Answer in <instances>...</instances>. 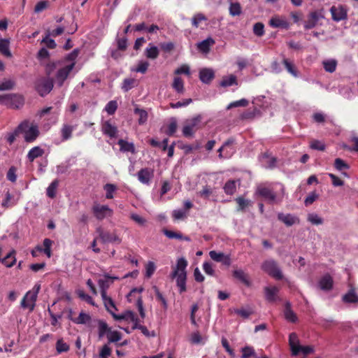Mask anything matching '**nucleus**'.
Masks as SVG:
<instances>
[{"label": "nucleus", "instance_id": "12", "mask_svg": "<svg viewBox=\"0 0 358 358\" xmlns=\"http://www.w3.org/2000/svg\"><path fill=\"white\" fill-rule=\"evenodd\" d=\"M332 19L336 22H339L347 19L348 14L346 9L343 6H332L330 9Z\"/></svg>", "mask_w": 358, "mask_h": 358}, {"label": "nucleus", "instance_id": "34", "mask_svg": "<svg viewBox=\"0 0 358 358\" xmlns=\"http://www.w3.org/2000/svg\"><path fill=\"white\" fill-rule=\"evenodd\" d=\"M91 321V316L84 312H80L78 317L73 320V322L78 324H89Z\"/></svg>", "mask_w": 358, "mask_h": 358}, {"label": "nucleus", "instance_id": "14", "mask_svg": "<svg viewBox=\"0 0 358 358\" xmlns=\"http://www.w3.org/2000/svg\"><path fill=\"white\" fill-rule=\"evenodd\" d=\"M117 279V277L110 276L106 274L99 276L97 282L101 291H106L110 287V285L113 283L114 280Z\"/></svg>", "mask_w": 358, "mask_h": 358}, {"label": "nucleus", "instance_id": "48", "mask_svg": "<svg viewBox=\"0 0 358 358\" xmlns=\"http://www.w3.org/2000/svg\"><path fill=\"white\" fill-rule=\"evenodd\" d=\"M236 201L238 203V211H243L247 207L251 205L250 200L245 199L243 197L239 196L236 199Z\"/></svg>", "mask_w": 358, "mask_h": 358}, {"label": "nucleus", "instance_id": "46", "mask_svg": "<svg viewBox=\"0 0 358 358\" xmlns=\"http://www.w3.org/2000/svg\"><path fill=\"white\" fill-rule=\"evenodd\" d=\"M337 62L335 59L326 60L323 62V66L327 72L333 73L336 71Z\"/></svg>", "mask_w": 358, "mask_h": 358}, {"label": "nucleus", "instance_id": "29", "mask_svg": "<svg viewBox=\"0 0 358 358\" xmlns=\"http://www.w3.org/2000/svg\"><path fill=\"white\" fill-rule=\"evenodd\" d=\"M282 64L285 66V68L286 69L287 72L290 73L292 76L295 78L299 76V72L292 62L289 61L287 58H284L282 59Z\"/></svg>", "mask_w": 358, "mask_h": 358}, {"label": "nucleus", "instance_id": "39", "mask_svg": "<svg viewBox=\"0 0 358 358\" xmlns=\"http://www.w3.org/2000/svg\"><path fill=\"white\" fill-rule=\"evenodd\" d=\"M231 312L241 316L243 319H248L253 313V311L250 308H234L231 310Z\"/></svg>", "mask_w": 358, "mask_h": 358}, {"label": "nucleus", "instance_id": "55", "mask_svg": "<svg viewBox=\"0 0 358 358\" xmlns=\"http://www.w3.org/2000/svg\"><path fill=\"white\" fill-rule=\"evenodd\" d=\"M249 102L247 99H241L238 101H233L231 103H230L227 107V109L229 110L232 108H236V107H245L248 105Z\"/></svg>", "mask_w": 358, "mask_h": 358}, {"label": "nucleus", "instance_id": "17", "mask_svg": "<svg viewBox=\"0 0 358 358\" xmlns=\"http://www.w3.org/2000/svg\"><path fill=\"white\" fill-rule=\"evenodd\" d=\"M283 315L285 319L289 322L296 323L298 321V317L292 309V305L289 301L285 303Z\"/></svg>", "mask_w": 358, "mask_h": 358}, {"label": "nucleus", "instance_id": "2", "mask_svg": "<svg viewBox=\"0 0 358 358\" xmlns=\"http://www.w3.org/2000/svg\"><path fill=\"white\" fill-rule=\"evenodd\" d=\"M187 266V261L183 257L179 258L176 265L173 267V271L171 273V278L176 280L180 291H186Z\"/></svg>", "mask_w": 358, "mask_h": 358}, {"label": "nucleus", "instance_id": "18", "mask_svg": "<svg viewBox=\"0 0 358 358\" xmlns=\"http://www.w3.org/2000/svg\"><path fill=\"white\" fill-rule=\"evenodd\" d=\"M210 257L215 262H222L226 266L231 264V259L228 255H225L223 252H217L212 250L209 252Z\"/></svg>", "mask_w": 358, "mask_h": 358}, {"label": "nucleus", "instance_id": "28", "mask_svg": "<svg viewBox=\"0 0 358 358\" xmlns=\"http://www.w3.org/2000/svg\"><path fill=\"white\" fill-rule=\"evenodd\" d=\"M289 343L293 355L299 354V340L295 333H292L289 336Z\"/></svg>", "mask_w": 358, "mask_h": 358}, {"label": "nucleus", "instance_id": "62", "mask_svg": "<svg viewBox=\"0 0 358 358\" xmlns=\"http://www.w3.org/2000/svg\"><path fill=\"white\" fill-rule=\"evenodd\" d=\"M117 108L116 101H110L106 106L105 110L109 115H113Z\"/></svg>", "mask_w": 358, "mask_h": 358}, {"label": "nucleus", "instance_id": "3", "mask_svg": "<svg viewBox=\"0 0 358 358\" xmlns=\"http://www.w3.org/2000/svg\"><path fill=\"white\" fill-rule=\"evenodd\" d=\"M101 294L106 308L116 321L134 320L135 314L131 310H126L122 314H116L115 312L117 310V308L111 297L107 295V292H101Z\"/></svg>", "mask_w": 358, "mask_h": 358}, {"label": "nucleus", "instance_id": "37", "mask_svg": "<svg viewBox=\"0 0 358 358\" xmlns=\"http://www.w3.org/2000/svg\"><path fill=\"white\" fill-rule=\"evenodd\" d=\"M137 80L134 78H125L123 80L122 89L124 92H127L137 86Z\"/></svg>", "mask_w": 358, "mask_h": 358}, {"label": "nucleus", "instance_id": "52", "mask_svg": "<svg viewBox=\"0 0 358 358\" xmlns=\"http://www.w3.org/2000/svg\"><path fill=\"white\" fill-rule=\"evenodd\" d=\"M134 113H135V114H136L139 116V119H138L139 124H143L147 121L148 113L145 110L136 108L134 109Z\"/></svg>", "mask_w": 358, "mask_h": 358}, {"label": "nucleus", "instance_id": "30", "mask_svg": "<svg viewBox=\"0 0 358 358\" xmlns=\"http://www.w3.org/2000/svg\"><path fill=\"white\" fill-rule=\"evenodd\" d=\"M10 41L8 39L0 38V53L7 57H11L12 54L9 49Z\"/></svg>", "mask_w": 358, "mask_h": 358}, {"label": "nucleus", "instance_id": "45", "mask_svg": "<svg viewBox=\"0 0 358 358\" xmlns=\"http://www.w3.org/2000/svg\"><path fill=\"white\" fill-rule=\"evenodd\" d=\"M237 84V79L234 75H230L229 76L224 77L220 83V85L224 87Z\"/></svg>", "mask_w": 358, "mask_h": 358}, {"label": "nucleus", "instance_id": "31", "mask_svg": "<svg viewBox=\"0 0 358 358\" xmlns=\"http://www.w3.org/2000/svg\"><path fill=\"white\" fill-rule=\"evenodd\" d=\"M159 54V51L157 47L153 45L152 43H150L148 47L145 49V55L147 58L151 59H155L158 57Z\"/></svg>", "mask_w": 358, "mask_h": 358}, {"label": "nucleus", "instance_id": "32", "mask_svg": "<svg viewBox=\"0 0 358 358\" xmlns=\"http://www.w3.org/2000/svg\"><path fill=\"white\" fill-rule=\"evenodd\" d=\"M43 153L44 151L43 149H41L38 146H36L29 151L27 154V158L31 162H32L35 159L41 157L43 155Z\"/></svg>", "mask_w": 358, "mask_h": 358}, {"label": "nucleus", "instance_id": "43", "mask_svg": "<svg viewBox=\"0 0 358 358\" xmlns=\"http://www.w3.org/2000/svg\"><path fill=\"white\" fill-rule=\"evenodd\" d=\"M241 358H250L252 357H256V352L253 347L245 346L241 348Z\"/></svg>", "mask_w": 358, "mask_h": 358}, {"label": "nucleus", "instance_id": "27", "mask_svg": "<svg viewBox=\"0 0 358 358\" xmlns=\"http://www.w3.org/2000/svg\"><path fill=\"white\" fill-rule=\"evenodd\" d=\"M98 323V336L99 338L101 339L105 335H108L109 331L111 329L107 323L101 320H97Z\"/></svg>", "mask_w": 358, "mask_h": 358}, {"label": "nucleus", "instance_id": "20", "mask_svg": "<svg viewBox=\"0 0 358 358\" xmlns=\"http://www.w3.org/2000/svg\"><path fill=\"white\" fill-rule=\"evenodd\" d=\"M10 100L8 108L18 109L24 103V99L22 96L16 94H10Z\"/></svg>", "mask_w": 358, "mask_h": 358}, {"label": "nucleus", "instance_id": "13", "mask_svg": "<svg viewBox=\"0 0 358 358\" xmlns=\"http://www.w3.org/2000/svg\"><path fill=\"white\" fill-rule=\"evenodd\" d=\"M101 131L104 135L113 138L117 137L118 130L116 126L113 125L109 120H107L102 123Z\"/></svg>", "mask_w": 358, "mask_h": 358}, {"label": "nucleus", "instance_id": "41", "mask_svg": "<svg viewBox=\"0 0 358 358\" xmlns=\"http://www.w3.org/2000/svg\"><path fill=\"white\" fill-rule=\"evenodd\" d=\"M58 186L59 180L57 179L54 180L47 188V196L51 199L55 198Z\"/></svg>", "mask_w": 358, "mask_h": 358}, {"label": "nucleus", "instance_id": "36", "mask_svg": "<svg viewBox=\"0 0 358 358\" xmlns=\"http://www.w3.org/2000/svg\"><path fill=\"white\" fill-rule=\"evenodd\" d=\"M229 14L231 16H239L242 13V8L238 2H231L229 8Z\"/></svg>", "mask_w": 358, "mask_h": 358}, {"label": "nucleus", "instance_id": "1", "mask_svg": "<svg viewBox=\"0 0 358 358\" xmlns=\"http://www.w3.org/2000/svg\"><path fill=\"white\" fill-rule=\"evenodd\" d=\"M282 194H278L270 186L266 184H260L257 185L255 194L262 199L265 202L268 204L280 203L282 202L284 194V187L282 189Z\"/></svg>", "mask_w": 358, "mask_h": 358}, {"label": "nucleus", "instance_id": "59", "mask_svg": "<svg viewBox=\"0 0 358 358\" xmlns=\"http://www.w3.org/2000/svg\"><path fill=\"white\" fill-rule=\"evenodd\" d=\"M15 85L13 80H6L0 84V91L12 90Z\"/></svg>", "mask_w": 358, "mask_h": 358}, {"label": "nucleus", "instance_id": "38", "mask_svg": "<svg viewBox=\"0 0 358 358\" xmlns=\"http://www.w3.org/2000/svg\"><path fill=\"white\" fill-rule=\"evenodd\" d=\"M172 87L178 94H183L185 91L184 82L180 77L174 78Z\"/></svg>", "mask_w": 358, "mask_h": 358}, {"label": "nucleus", "instance_id": "8", "mask_svg": "<svg viewBox=\"0 0 358 358\" xmlns=\"http://www.w3.org/2000/svg\"><path fill=\"white\" fill-rule=\"evenodd\" d=\"M92 211L94 216L98 220H102L107 217H111L113 211L108 206L100 205L99 203L94 204L92 208Z\"/></svg>", "mask_w": 358, "mask_h": 358}, {"label": "nucleus", "instance_id": "40", "mask_svg": "<svg viewBox=\"0 0 358 358\" xmlns=\"http://www.w3.org/2000/svg\"><path fill=\"white\" fill-rule=\"evenodd\" d=\"M223 188L225 194L227 195H233L236 190V181L234 180H228Z\"/></svg>", "mask_w": 358, "mask_h": 358}, {"label": "nucleus", "instance_id": "24", "mask_svg": "<svg viewBox=\"0 0 358 358\" xmlns=\"http://www.w3.org/2000/svg\"><path fill=\"white\" fill-rule=\"evenodd\" d=\"M215 43V41L211 37H208L206 39L197 43V48L203 53H208L210 50V47Z\"/></svg>", "mask_w": 358, "mask_h": 358}, {"label": "nucleus", "instance_id": "57", "mask_svg": "<svg viewBox=\"0 0 358 358\" xmlns=\"http://www.w3.org/2000/svg\"><path fill=\"white\" fill-rule=\"evenodd\" d=\"M334 167L338 171L348 169L349 165L341 158H336L334 161Z\"/></svg>", "mask_w": 358, "mask_h": 358}, {"label": "nucleus", "instance_id": "60", "mask_svg": "<svg viewBox=\"0 0 358 358\" xmlns=\"http://www.w3.org/2000/svg\"><path fill=\"white\" fill-rule=\"evenodd\" d=\"M16 171H17V168L15 166H12L11 167H10V169H8L7 174H6V178L9 181H10L12 182H16V180H17Z\"/></svg>", "mask_w": 358, "mask_h": 358}, {"label": "nucleus", "instance_id": "33", "mask_svg": "<svg viewBox=\"0 0 358 358\" xmlns=\"http://www.w3.org/2000/svg\"><path fill=\"white\" fill-rule=\"evenodd\" d=\"M26 127L25 124H20L15 129L13 133H10L7 136V141L10 145H12L15 141L16 136H17L21 131H23L24 128Z\"/></svg>", "mask_w": 358, "mask_h": 358}, {"label": "nucleus", "instance_id": "9", "mask_svg": "<svg viewBox=\"0 0 358 358\" xmlns=\"http://www.w3.org/2000/svg\"><path fill=\"white\" fill-rule=\"evenodd\" d=\"M99 234V237L103 243H112L120 244L122 239L116 234L115 232L110 233L109 231H104L99 229L97 231Z\"/></svg>", "mask_w": 358, "mask_h": 358}, {"label": "nucleus", "instance_id": "16", "mask_svg": "<svg viewBox=\"0 0 358 358\" xmlns=\"http://www.w3.org/2000/svg\"><path fill=\"white\" fill-rule=\"evenodd\" d=\"M153 170L148 168L141 169L137 173L138 180L145 185H149L153 178Z\"/></svg>", "mask_w": 358, "mask_h": 358}, {"label": "nucleus", "instance_id": "26", "mask_svg": "<svg viewBox=\"0 0 358 358\" xmlns=\"http://www.w3.org/2000/svg\"><path fill=\"white\" fill-rule=\"evenodd\" d=\"M117 144L120 145V151L123 152H129L134 154L136 152L135 146L133 143H129L125 140L120 139Z\"/></svg>", "mask_w": 358, "mask_h": 358}, {"label": "nucleus", "instance_id": "7", "mask_svg": "<svg viewBox=\"0 0 358 358\" xmlns=\"http://www.w3.org/2000/svg\"><path fill=\"white\" fill-rule=\"evenodd\" d=\"M38 293V292H26L20 302L21 308L24 310H28L29 313H31L36 306Z\"/></svg>", "mask_w": 358, "mask_h": 358}, {"label": "nucleus", "instance_id": "50", "mask_svg": "<svg viewBox=\"0 0 358 358\" xmlns=\"http://www.w3.org/2000/svg\"><path fill=\"white\" fill-rule=\"evenodd\" d=\"M343 301L348 303H357L358 302V296L356 292H346L343 296Z\"/></svg>", "mask_w": 358, "mask_h": 358}, {"label": "nucleus", "instance_id": "25", "mask_svg": "<svg viewBox=\"0 0 358 358\" xmlns=\"http://www.w3.org/2000/svg\"><path fill=\"white\" fill-rule=\"evenodd\" d=\"M319 20V15L316 11L311 12L309 15L308 20L304 24L306 29H310L315 27Z\"/></svg>", "mask_w": 358, "mask_h": 358}, {"label": "nucleus", "instance_id": "53", "mask_svg": "<svg viewBox=\"0 0 358 358\" xmlns=\"http://www.w3.org/2000/svg\"><path fill=\"white\" fill-rule=\"evenodd\" d=\"M253 33L258 37L264 36V24L262 22H257L253 25Z\"/></svg>", "mask_w": 358, "mask_h": 358}, {"label": "nucleus", "instance_id": "51", "mask_svg": "<svg viewBox=\"0 0 358 358\" xmlns=\"http://www.w3.org/2000/svg\"><path fill=\"white\" fill-rule=\"evenodd\" d=\"M56 350L59 354L68 352L69 350V345L64 342L62 339H59L56 343Z\"/></svg>", "mask_w": 358, "mask_h": 358}, {"label": "nucleus", "instance_id": "44", "mask_svg": "<svg viewBox=\"0 0 358 358\" xmlns=\"http://www.w3.org/2000/svg\"><path fill=\"white\" fill-rule=\"evenodd\" d=\"M233 276L239 280L243 283L248 285L249 281L248 278V275L241 269L235 270L233 273Z\"/></svg>", "mask_w": 358, "mask_h": 358}, {"label": "nucleus", "instance_id": "49", "mask_svg": "<svg viewBox=\"0 0 358 358\" xmlns=\"http://www.w3.org/2000/svg\"><path fill=\"white\" fill-rule=\"evenodd\" d=\"M133 329H139L141 333L146 337H155L156 336L154 331H150L145 326L141 324H135V326H132Z\"/></svg>", "mask_w": 358, "mask_h": 358}, {"label": "nucleus", "instance_id": "64", "mask_svg": "<svg viewBox=\"0 0 358 358\" xmlns=\"http://www.w3.org/2000/svg\"><path fill=\"white\" fill-rule=\"evenodd\" d=\"M111 355V349L108 345H104L99 351V358H108Z\"/></svg>", "mask_w": 358, "mask_h": 358}, {"label": "nucleus", "instance_id": "6", "mask_svg": "<svg viewBox=\"0 0 358 358\" xmlns=\"http://www.w3.org/2000/svg\"><path fill=\"white\" fill-rule=\"evenodd\" d=\"M20 124H25L26 127L20 134H24V141L27 143L34 141L39 136L38 127L36 124H30L29 120H24Z\"/></svg>", "mask_w": 358, "mask_h": 358}, {"label": "nucleus", "instance_id": "42", "mask_svg": "<svg viewBox=\"0 0 358 358\" xmlns=\"http://www.w3.org/2000/svg\"><path fill=\"white\" fill-rule=\"evenodd\" d=\"M163 233L166 236H167L169 238L173 239H180V240H186L189 241V238L188 237H184L181 233L179 232H175L169 229H164Z\"/></svg>", "mask_w": 358, "mask_h": 358}, {"label": "nucleus", "instance_id": "35", "mask_svg": "<svg viewBox=\"0 0 358 358\" xmlns=\"http://www.w3.org/2000/svg\"><path fill=\"white\" fill-rule=\"evenodd\" d=\"M15 251L13 250L10 251L1 262L7 267L13 266L15 262L16 259L15 257Z\"/></svg>", "mask_w": 358, "mask_h": 358}, {"label": "nucleus", "instance_id": "47", "mask_svg": "<svg viewBox=\"0 0 358 358\" xmlns=\"http://www.w3.org/2000/svg\"><path fill=\"white\" fill-rule=\"evenodd\" d=\"M107 338L109 343H116L122 339V334L118 331H109Z\"/></svg>", "mask_w": 358, "mask_h": 358}, {"label": "nucleus", "instance_id": "5", "mask_svg": "<svg viewBox=\"0 0 358 358\" xmlns=\"http://www.w3.org/2000/svg\"><path fill=\"white\" fill-rule=\"evenodd\" d=\"M201 120V115H196L192 118L187 120L182 128L183 136L186 138L193 137L194 133L200 128Z\"/></svg>", "mask_w": 358, "mask_h": 358}, {"label": "nucleus", "instance_id": "58", "mask_svg": "<svg viewBox=\"0 0 358 358\" xmlns=\"http://www.w3.org/2000/svg\"><path fill=\"white\" fill-rule=\"evenodd\" d=\"M178 128L177 122L175 119H173L169 124L166 134L169 136H173Z\"/></svg>", "mask_w": 358, "mask_h": 358}, {"label": "nucleus", "instance_id": "19", "mask_svg": "<svg viewBox=\"0 0 358 358\" xmlns=\"http://www.w3.org/2000/svg\"><path fill=\"white\" fill-rule=\"evenodd\" d=\"M77 125H72L68 123H64L60 129L62 140L66 141L72 137L73 131L76 129Z\"/></svg>", "mask_w": 358, "mask_h": 358}, {"label": "nucleus", "instance_id": "21", "mask_svg": "<svg viewBox=\"0 0 358 358\" xmlns=\"http://www.w3.org/2000/svg\"><path fill=\"white\" fill-rule=\"evenodd\" d=\"M269 25L273 28H283L287 29L289 23L285 19L279 17H273L269 20Z\"/></svg>", "mask_w": 358, "mask_h": 358}, {"label": "nucleus", "instance_id": "63", "mask_svg": "<svg viewBox=\"0 0 358 358\" xmlns=\"http://www.w3.org/2000/svg\"><path fill=\"white\" fill-rule=\"evenodd\" d=\"M50 5V3L48 1H38L34 8L35 13H41L44 10L47 9Z\"/></svg>", "mask_w": 358, "mask_h": 358}, {"label": "nucleus", "instance_id": "4", "mask_svg": "<svg viewBox=\"0 0 358 358\" xmlns=\"http://www.w3.org/2000/svg\"><path fill=\"white\" fill-rule=\"evenodd\" d=\"M261 268L264 272L275 280H280L283 279V273L276 261L273 259L265 260Z\"/></svg>", "mask_w": 358, "mask_h": 358}, {"label": "nucleus", "instance_id": "23", "mask_svg": "<svg viewBox=\"0 0 358 358\" xmlns=\"http://www.w3.org/2000/svg\"><path fill=\"white\" fill-rule=\"evenodd\" d=\"M214 77V71L210 69H203L199 71V78L203 83L209 84Z\"/></svg>", "mask_w": 358, "mask_h": 358}, {"label": "nucleus", "instance_id": "10", "mask_svg": "<svg viewBox=\"0 0 358 358\" xmlns=\"http://www.w3.org/2000/svg\"><path fill=\"white\" fill-rule=\"evenodd\" d=\"M74 66L75 62H72L71 64L59 69L56 75V80L59 87L63 85L64 82L68 78Z\"/></svg>", "mask_w": 358, "mask_h": 358}, {"label": "nucleus", "instance_id": "15", "mask_svg": "<svg viewBox=\"0 0 358 358\" xmlns=\"http://www.w3.org/2000/svg\"><path fill=\"white\" fill-rule=\"evenodd\" d=\"M278 219L279 221L283 222L287 227H291L295 224H299L300 220L298 217L290 213L284 214L279 213L278 214Z\"/></svg>", "mask_w": 358, "mask_h": 358}, {"label": "nucleus", "instance_id": "54", "mask_svg": "<svg viewBox=\"0 0 358 358\" xmlns=\"http://www.w3.org/2000/svg\"><path fill=\"white\" fill-rule=\"evenodd\" d=\"M104 190L106 192V199H110L113 198V193L116 190L117 187L113 184L108 183L103 187Z\"/></svg>", "mask_w": 358, "mask_h": 358}, {"label": "nucleus", "instance_id": "61", "mask_svg": "<svg viewBox=\"0 0 358 358\" xmlns=\"http://www.w3.org/2000/svg\"><path fill=\"white\" fill-rule=\"evenodd\" d=\"M13 196L8 191L6 194L5 199L3 200L1 206L4 208H8L14 206V203H11Z\"/></svg>", "mask_w": 358, "mask_h": 358}, {"label": "nucleus", "instance_id": "22", "mask_svg": "<svg viewBox=\"0 0 358 358\" xmlns=\"http://www.w3.org/2000/svg\"><path fill=\"white\" fill-rule=\"evenodd\" d=\"M334 280L332 277L327 273L324 275L319 281V287L323 290H329L333 287Z\"/></svg>", "mask_w": 358, "mask_h": 358}, {"label": "nucleus", "instance_id": "56", "mask_svg": "<svg viewBox=\"0 0 358 358\" xmlns=\"http://www.w3.org/2000/svg\"><path fill=\"white\" fill-rule=\"evenodd\" d=\"M207 20V17L202 13H197L194 15L192 19V24L193 27L197 28L199 25V23L202 21Z\"/></svg>", "mask_w": 358, "mask_h": 358}, {"label": "nucleus", "instance_id": "11", "mask_svg": "<svg viewBox=\"0 0 358 358\" xmlns=\"http://www.w3.org/2000/svg\"><path fill=\"white\" fill-rule=\"evenodd\" d=\"M53 87V81L47 78L41 80L36 85V90L41 96H44L49 94Z\"/></svg>", "mask_w": 358, "mask_h": 358}]
</instances>
